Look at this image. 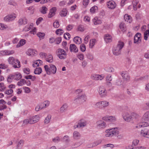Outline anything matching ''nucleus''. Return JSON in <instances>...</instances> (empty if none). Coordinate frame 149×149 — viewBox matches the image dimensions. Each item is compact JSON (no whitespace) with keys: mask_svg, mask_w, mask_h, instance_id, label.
<instances>
[{"mask_svg":"<svg viewBox=\"0 0 149 149\" xmlns=\"http://www.w3.org/2000/svg\"><path fill=\"white\" fill-rule=\"evenodd\" d=\"M95 107L100 109H103L102 103L101 101L97 102L95 104Z\"/></svg>","mask_w":149,"mask_h":149,"instance_id":"79ce46f5","label":"nucleus"},{"mask_svg":"<svg viewBox=\"0 0 149 149\" xmlns=\"http://www.w3.org/2000/svg\"><path fill=\"white\" fill-rule=\"evenodd\" d=\"M107 5L108 7L111 9H113L116 6L115 2L113 1H109L107 2Z\"/></svg>","mask_w":149,"mask_h":149,"instance_id":"2eb2a0df","label":"nucleus"},{"mask_svg":"<svg viewBox=\"0 0 149 149\" xmlns=\"http://www.w3.org/2000/svg\"><path fill=\"white\" fill-rule=\"evenodd\" d=\"M102 142V140L100 139H99L94 141L92 144V147H93L95 146L98 145H99Z\"/></svg>","mask_w":149,"mask_h":149,"instance_id":"37998d69","label":"nucleus"},{"mask_svg":"<svg viewBox=\"0 0 149 149\" xmlns=\"http://www.w3.org/2000/svg\"><path fill=\"white\" fill-rule=\"evenodd\" d=\"M47 10V9L46 7L43 6L42 8L40 11L42 13L45 14L46 13V11Z\"/></svg>","mask_w":149,"mask_h":149,"instance_id":"3c124183","label":"nucleus"},{"mask_svg":"<svg viewBox=\"0 0 149 149\" xmlns=\"http://www.w3.org/2000/svg\"><path fill=\"white\" fill-rule=\"evenodd\" d=\"M46 61L49 63H51L53 61V58L52 55H49L46 58Z\"/></svg>","mask_w":149,"mask_h":149,"instance_id":"58836bf2","label":"nucleus"},{"mask_svg":"<svg viewBox=\"0 0 149 149\" xmlns=\"http://www.w3.org/2000/svg\"><path fill=\"white\" fill-rule=\"evenodd\" d=\"M86 100V95H79L77 97V99L76 100H79V102L82 103L85 101Z\"/></svg>","mask_w":149,"mask_h":149,"instance_id":"6ab92c4d","label":"nucleus"},{"mask_svg":"<svg viewBox=\"0 0 149 149\" xmlns=\"http://www.w3.org/2000/svg\"><path fill=\"white\" fill-rule=\"evenodd\" d=\"M37 35L40 39H42L44 38L45 34L44 33L39 32L37 33Z\"/></svg>","mask_w":149,"mask_h":149,"instance_id":"c03bdc74","label":"nucleus"},{"mask_svg":"<svg viewBox=\"0 0 149 149\" xmlns=\"http://www.w3.org/2000/svg\"><path fill=\"white\" fill-rule=\"evenodd\" d=\"M67 10L66 8H63L60 12V14L61 17H65L67 15Z\"/></svg>","mask_w":149,"mask_h":149,"instance_id":"7c9ffc66","label":"nucleus"},{"mask_svg":"<svg viewBox=\"0 0 149 149\" xmlns=\"http://www.w3.org/2000/svg\"><path fill=\"white\" fill-rule=\"evenodd\" d=\"M97 127L99 128H104L106 126V123L102 120H100L97 122Z\"/></svg>","mask_w":149,"mask_h":149,"instance_id":"9b49d317","label":"nucleus"},{"mask_svg":"<svg viewBox=\"0 0 149 149\" xmlns=\"http://www.w3.org/2000/svg\"><path fill=\"white\" fill-rule=\"evenodd\" d=\"M123 117L125 121H130L131 120V115H130L127 112H124L123 114Z\"/></svg>","mask_w":149,"mask_h":149,"instance_id":"4468645a","label":"nucleus"},{"mask_svg":"<svg viewBox=\"0 0 149 149\" xmlns=\"http://www.w3.org/2000/svg\"><path fill=\"white\" fill-rule=\"evenodd\" d=\"M139 142V140L137 139H135L132 141V145L134 147L137 145Z\"/></svg>","mask_w":149,"mask_h":149,"instance_id":"5fc2aeb1","label":"nucleus"},{"mask_svg":"<svg viewBox=\"0 0 149 149\" xmlns=\"http://www.w3.org/2000/svg\"><path fill=\"white\" fill-rule=\"evenodd\" d=\"M81 50L82 52H84L85 51L86 49V47L85 46L84 44H81L80 47Z\"/></svg>","mask_w":149,"mask_h":149,"instance_id":"864d4df0","label":"nucleus"},{"mask_svg":"<svg viewBox=\"0 0 149 149\" xmlns=\"http://www.w3.org/2000/svg\"><path fill=\"white\" fill-rule=\"evenodd\" d=\"M63 37L66 39H69L70 38V35L69 33H67L64 34Z\"/></svg>","mask_w":149,"mask_h":149,"instance_id":"338daca9","label":"nucleus"},{"mask_svg":"<svg viewBox=\"0 0 149 149\" xmlns=\"http://www.w3.org/2000/svg\"><path fill=\"white\" fill-rule=\"evenodd\" d=\"M13 79H14V74L9 75L8 77L7 80L8 82H10Z\"/></svg>","mask_w":149,"mask_h":149,"instance_id":"de8ad7c7","label":"nucleus"},{"mask_svg":"<svg viewBox=\"0 0 149 149\" xmlns=\"http://www.w3.org/2000/svg\"><path fill=\"white\" fill-rule=\"evenodd\" d=\"M57 54L60 59H64L66 57L67 54L65 50L62 49H58L57 51Z\"/></svg>","mask_w":149,"mask_h":149,"instance_id":"0eeeda50","label":"nucleus"},{"mask_svg":"<svg viewBox=\"0 0 149 149\" xmlns=\"http://www.w3.org/2000/svg\"><path fill=\"white\" fill-rule=\"evenodd\" d=\"M13 92V91L11 89H9L6 90L4 93L5 94L7 95H10L12 94Z\"/></svg>","mask_w":149,"mask_h":149,"instance_id":"6e6d98bb","label":"nucleus"},{"mask_svg":"<svg viewBox=\"0 0 149 149\" xmlns=\"http://www.w3.org/2000/svg\"><path fill=\"white\" fill-rule=\"evenodd\" d=\"M16 17L15 14L7 16L4 18V20L6 21H11L14 20Z\"/></svg>","mask_w":149,"mask_h":149,"instance_id":"aec40b11","label":"nucleus"},{"mask_svg":"<svg viewBox=\"0 0 149 149\" xmlns=\"http://www.w3.org/2000/svg\"><path fill=\"white\" fill-rule=\"evenodd\" d=\"M97 8V7L96 6H93L90 9V12L92 13H93L95 12L96 9Z\"/></svg>","mask_w":149,"mask_h":149,"instance_id":"4d7b16f0","label":"nucleus"},{"mask_svg":"<svg viewBox=\"0 0 149 149\" xmlns=\"http://www.w3.org/2000/svg\"><path fill=\"white\" fill-rule=\"evenodd\" d=\"M53 26L55 28H58L59 26V22L58 21H56L53 23Z\"/></svg>","mask_w":149,"mask_h":149,"instance_id":"680f3d73","label":"nucleus"},{"mask_svg":"<svg viewBox=\"0 0 149 149\" xmlns=\"http://www.w3.org/2000/svg\"><path fill=\"white\" fill-rule=\"evenodd\" d=\"M101 102L103 108L106 107L109 105V102L107 101H103Z\"/></svg>","mask_w":149,"mask_h":149,"instance_id":"a18cd8bd","label":"nucleus"},{"mask_svg":"<svg viewBox=\"0 0 149 149\" xmlns=\"http://www.w3.org/2000/svg\"><path fill=\"white\" fill-rule=\"evenodd\" d=\"M124 19L125 21L130 23L131 22V17L127 14H126L124 15Z\"/></svg>","mask_w":149,"mask_h":149,"instance_id":"2f4dec72","label":"nucleus"},{"mask_svg":"<svg viewBox=\"0 0 149 149\" xmlns=\"http://www.w3.org/2000/svg\"><path fill=\"white\" fill-rule=\"evenodd\" d=\"M56 43L57 44H59L61 42V38L60 37H58L55 39Z\"/></svg>","mask_w":149,"mask_h":149,"instance_id":"e2e57ef3","label":"nucleus"},{"mask_svg":"<svg viewBox=\"0 0 149 149\" xmlns=\"http://www.w3.org/2000/svg\"><path fill=\"white\" fill-rule=\"evenodd\" d=\"M70 50L71 52L76 53L78 52V49L75 45L71 44L70 46Z\"/></svg>","mask_w":149,"mask_h":149,"instance_id":"dca6fc26","label":"nucleus"},{"mask_svg":"<svg viewBox=\"0 0 149 149\" xmlns=\"http://www.w3.org/2000/svg\"><path fill=\"white\" fill-rule=\"evenodd\" d=\"M93 21L94 24L95 25L100 24L102 23L101 21L97 17H95L93 19Z\"/></svg>","mask_w":149,"mask_h":149,"instance_id":"393cba45","label":"nucleus"},{"mask_svg":"<svg viewBox=\"0 0 149 149\" xmlns=\"http://www.w3.org/2000/svg\"><path fill=\"white\" fill-rule=\"evenodd\" d=\"M61 141V139L58 136H57L52 139V141L54 143L58 142Z\"/></svg>","mask_w":149,"mask_h":149,"instance_id":"bf43d9fd","label":"nucleus"},{"mask_svg":"<svg viewBox=\"0 0 149 149\" xmlns=\"http://www.w3.org/2000/svg\"><path fill=\"white\" fill-rule=\"evenodd\" d=\"M42 61L40 60H38L33 64L32 66L33 67H35L39 66V64L41 65L42 63Z\"/></svg>","mask_w":149,"mask_h":149,"instance_id":"f704fd0d","label":"nucleus"},{"mask_svg":"<svg viewBox=\"0 0 149 149\" xmlns=\"http://www.w3.org/2000/svg\"><path fill=\"white\" fill-rule=\"evenodd\" d=\"M96 40L95 39H92L90 40L89 43V47L91 48H93L95 45Z\"/></svg>","mask_w":149,"mask_h":149,"instance_id":"ea45409f","label":"nucleus"},{"mask_svg":"<svg viewBox=\"0 0 149 149\" xmlns=\"http://www.w3.org/2000/svg\"><path fill=\"white\" fill-rule=\"evenodd\" d=\"M51 117L52 116L50 114L48 115L44 121V123L46 124L49 123L50 121Z\"/></svg>","mask_w":149,"mask_h":149,"instance_id":"4c0bfd02","label":"nucleus"},{"mask_svg":"<svg viewBox=\"0 0 149 149\" xmlns=\"http://www.w3.org/2000/svg\"><path fill=\"white\" fill-rule=\"evenodd\" d=\"M8 63L13 65L15 68H19L20 67V62L18 60L12 56L10 57L8 59Z\"/></svg>","mask_w":149,"mask_h":149,"instance_id":"7ed1b4c3","label":"nucleus"},{"mask_svg":"<svg viewBox=\"0 0 149 149\" xmlns=\"http://www.w3.org/2000/svg\"><path fill=\"white\" fill-rule=\"evenodd\" d=\"M106 70L109 72H112L114 71V69L112 67H109L106 68Z\"/></svg>","mask_w":149,"mask_h":149,"instance_id":"0e129e2a","label":"nucleus"},{"mask_svg":"<svg viewBox=\"0 0 149 149\" xmlns=\"http://www.w3.org/2000/svg\"><path fill=\"white\" fill-rule=\"evenodd\" d=\"M26 84V81L24 79H22L17 82V85L19 86H21Z\"/></svg>","mask_w":149,"mask_h":149,"instance_id":"49530a36","label":"nucleus"},{"mask_svg":"<svg viewBox=\"0 0 149 149\" xmlns=\"http://www.w3.org/2000/svg\"><path fill=\"white\" fill-rule=\"evenodd\" d=\"M141 34L139 33H137L134 36V43H139L141 41L140 38Z\"/></svg>","mask_w":149,"mask_h":149,"instance_id":"f3484780","label":"nucleus"},{"mask_svg":"<svg viewBox=\"0 0 149 149\" xmlns=\"http://www.w3.org/2000/svg\"><path fill=\"white\" fill-rule=\"evenodd\" d=\"M104 77L103 75L93 74L91 76V78L95 80H101L104 79Z\"/></svg>","mask_w":149,"mask_h":149,"instance_id":"9d476101","label":"nucleus"},{"mask_svg":"<svg viewBox=\"0 0 149 149\" xmlns=\"http://www.w3.org/2000/svg\"><path fill=\"white\" fill-rule=\"evenodd\" d=\"M15 53V51L13 50H6L7 55H9L13 54Z\"/></svg>","mask_w":149,"mask_h":149,"instance_id":"69168bd1","label":"nucleus"},{"mask_svg":"<svg viewBox=\"0 0 149 149\" xmlns=\"http://www.w3.org/2000/svg\"><path fill=\"white\" fill-rule=\"evenodd\" d=\"M63 31L61 29H58L56 31V33L58 35H61L63 33Z\"/></svg>","mask_w":149,"mask_h":149,"instance_id":"8fccbe9b","label":"nucleus"},{"mask_svg":"<svg viewBox=\"0 0 149 149\" xmlns=\"http://www.w3.org/2000/svg\"><path fill=\"white\" fill-rule=\"evenodd\" d=\"M50 104L49 102L48 101H46L43 102L40 104V105L42 109L46 107L49 106Z\"/></svg>","mask_w":149,"mask_h":149,"instance_id":"c756f323","label":"nucleus"},{"mask_svg":"<svg viewBox=\"0 0 149 149\" xmlns=\"http://www.w3.org/2000/svg\"><path fill=\"white\" fill-rule=\"evenodd\" d=\"M40 119L39 115H36L30 118L29 119H26L24 121L23 124L27 125L28 123L33 124L38 122Z\"/></svg>","mask_w":149,"mask_h":149,"instance_id":"20e7f679","label":"nucleus"},{"mask_svg":"<svg viewBox=\"0 0 149 149\" xmlns=\"http://www.w3.org/2000/svg\"><path fill=\"white\" fill-rule=\"evenodd\" d=\"M68 107V105L66 103L63 104L60 109V112L62 113L65 112L67 109Z\"/></svg>","mask_w":149,"mask_h":149,"instance_id":"c85d7f7f","label":"nucleus"},{"mask_svg":"<svg viewBox=\"0 0 149 149\" xmlns=\"http://www.w3.org/2000/svg\"><path fill=\"white\" fill-rule=\"evenodd\" d=\"M56 11V8L55 7L52 8L50 10L48 17L49 18H51L55 14V13Z\"/></svg>","mask_w":149,"mask_h":149,"instance_id":"a211bd4d","label":"nucleus"},{"mask_svg":"<svg viewBox=\"0 0 149 149\" xmlns=\"http://www.w3.org/2000/svg\"><path fill=\"white\" fill-rule=\"evenodd\" d=\"M104 39L106 42L107 43L112 41V37L109 34H107L105 35Z\"/></svg>","mask_w":149,"mask_h":149,"instance_id":"5701e85b","label":"nucleus"},{"mask_svg":"<svg viewBox=\"0 0 149 149\" xmlns=\"http://www.w3.org/2000/svg\"><path fill=\"white\" fill-rule=\"evenodd\" d=\"M143 118L146 120H149V111H147L144 114Z\"/></svg>","mask_w":149,"mask_h":149,"instance_id":"e433bc0d","label":"nucleus"},{"mask_svg":"<svg viewBox=\"0 0 149 149\" xmlns=\"http://www.w3.org/2000/svg\"><path fill=\"white\" fill-rule=\"evenodd\" d=\"M140 117V116L135 113H133L131 114V120L133 119H137Z\"/></svg>","mask_w":149,"mask_h":149,"instance_id":"473e14b6","label":"nucleus"},{"mask_svg":"<svg viewBox=\"0 0 149 149\" xmlns=\"http://www.w3.org/2000/svg\"><path fill=\"white\" fill-rule=\"evenodd\" d=\"M149 36V30L145 32L144 33V39L146 40H147L148 36Z\"/></svg>","mask_w":149,"mask_h":149,"instance_id":"09e8293b","label":"nucleus"},{"mask_svg":"<svg viewBox=\"0 0 149 149\" xmlns=\"http://www.w3.org/2000/svg\"><path fill=\"white\" fill-rule=\"evenodd\" d=\"M124 43L121 41H119L116 46L114 47L113 50V52L114 55L118 56L121 53L122 49L124 46Z\"/></svg>","mask_w":149,"mask_h":149,"instance_id":"f03ea898","label":"nucleus"},{"mask_svg":"<svg viewBox=\"0 0 149 149\" xmlns=\"http://www.w3.org/2000/svg\"><path fill=\"white\" fill-rule=\"evenodd\" d=\"M86 124V122L85 121L83 120H81L79 121L77 125H75L74 126V127L75 128L83 127L85 126Z\"/></svg>","mask_w":149,"mask_h":149,"instance_id":"f8f14e48","label":"nucleus"},{"mask_svg":"<svg viewBox=\"0 0 149 149\" xmlns=\"http://www.w3.org/2000/svg\"><path fill=\"white\" fill-rule=\"evenodd\" d=\"M138 0H133L132 1V4L134 9L135 10H137V5L138 4Z\"/></svg>","mask_w":149,"mask_h":149,"instance_id":"a19ab883","label":"nucleus"},{"mask_svg":"<svg viewBox=\"0 0 149 149\" xmlns=\"http://www.w3.org/2000/svg\"><path fill=\"white\" fill-rule=\"evenodd\" d=\"M8 65L4 64H0V68L2 69H5L7 68L8 67Z\"/></svg>","mask_w":149,"mask_h":149,"instance_id":"13d9d810","label":"nucleus"},{"mask_svg":"<svg viewBox=\"0 0 149 149\" xmlns=\"http://www.w3.org/2000/svg\"><path fill=\"white\" fill-rule=\"evenodd\" d=\"M81 136V135L77 131H74L73 133V138L75 139H78Z\"/></svg>","mask_w":149,"mask_h":149,"instance_id":"b1692460","label":"nucleus"},{"mask_svg":"<svg viewBox=\"0 0 149 149\" xmlns=\"http://www.w3.org/2000/svg\"><path fill=\"white\" fill-rule=\"evenodd\" d=\"M61 141L66 143H68L70 142V137L68 135H65L61 139Z\"/></svg>","mask_w":149,"mask_h":149,"instance_id":"cd10ccee","label":"nucleus"},{"mask_svg":"<svg viewBox=\"0 0 149 149\" xmlns=\"http://www.w3.org/2000/svg\"><path fill=\"white\" fill-rule=\"evenodd\" d=\"M23 70L24 72L27 74H29L30 73V70L29 69V68H24L23 69Z\"/></svg>","mask_w":149,"mask_h":149,"instance_id":"774afa93","label":"nucleus"},{"mask_svg":"<svg viewBox=\"0 0 149 149\" xmlns=\"http://www.w3.org/2000/svg\"><path fill=\"white\" fill-rule=\"evenodd\" d=\"M49 67L48 65H46L44 66V67L45 70L47 74H55L56 71V68L53 65L50 64Z\"/></svg>","mask_w":149,"mask_h":149,"instance_id":"39448f33","label":"nucleus"},{"mask_svg":"<svg viewBox=\"0 0 149 149\" xmlns=\"http://www.w3.org/2000/svg\"><path fill=\"white\" fill-rule=\"evenodd\" d=\"M148 124L146 122H142L138 124L136 126V128H139L142 127H146L141 130V134L145 137L149 138V126Z\"/></svg>","mask_w":149,"mask_h":149,"instance_id":"f257e3e1","label":"nucleus"},{"mask_svg":"<svg viewBox=\"0 0 149 149\" xmlns=\"http://www.w3.org/2000/svg\"><path fill=\"white\" fill-rule=\"evenodd\" d=\"M42 69L40 67L37 68L34 70V73L35 74H39L41 73Z\"/></svg>","mask_w":149,"mask_h":149,"instance_id":"c9c22d12","label":"nucleus"},{"mask_svg":"<svg viewBox=\"0 0 149 149\" xmlns=\"http://www.w3.org/2000/svg\"><path fill=\"white\" fill-rule=\"evenodd\" d=\"M26 53L29 56H33L36 54L37 52L33 49H29L27 50Z\"/></svg>","mask_w":149,"mask_h":149,"instance_id":"412c9836","label":"nucleus"},{"mask_svg":"<svg viewBox=\"0 0 149 149\" xmlns=\"http://www.w3.org/2000/svg\"><path fill=\"white\" fill-rule=\"evenodd\" d=\"M121 75L123 79L126 81H129L130 79V76L128 72L127 71L122 72Z\"/></svg>","mask_w":149,"mask_h":149,"instance_id":"ddd939ff","label":"nucleus"},{"mask_svg":"<svg viewBox=\"0 0 149 149\" xmlns=\"http://www.w3.org/2000/svg\"><path fill=\"white\" fill-rule=\"evenodd\" d=\"M27 20L25 17L20 19L18 21L19 25H25L27 24Z\"/></svg>","mask_w":149,"mask_h":149,"instance_id":"4be33fe9","label":"nucleus"},{"mask_svg":"<svg viewBox=\"0 0 149 149\" xmlns=\"http://www.w3.org/2000/svg\"><path fill=\"white\" fill-rule=\"evenodd\" d=\"M7 28L6 25H4L3 24L0 23V29L3 30Z\"/></svg>","mask_w":149,"mask_h":149,"instance_id":"052dcab7","label":"nucleus"},{"mask_svg":"<svg viewBox=\"0 0 149 149\" xmlns=\"http://www.w3.org/2000/svg\"><path fill=\"white\" fill-rule=\"evenodd\" d=\"M98 92L99 95L102 97H105L107 95V92L103 86H100L99 87Z\"/></svg>","mask_w":149,"mask_h":149,"instance_id":"6e6552de","label":"nucleus"},{"mask_svg":"<svg viewBox=\"0 0 149 149\" xmlns=\"http://www.w3.org/2000/svg\"><path fill=\"white\" fill-rule=\"evenodd\" d=\"M22 77V75L19 73H16L14 74V78L15 80H18L20 79Z\"/></svg>","mask_w":149,"mask_h":149,"instance_id":"72a5a7b5","label":"nucleus"},{"mask_svg":"<svg viewBox=\"0 0 149 149\" xmlns=\"http://www.w3.org/2000/svg\"><path fill=\"white\" fill-rule=\"evenodd\" d=\"M105 136L107 137H112L116 136L119 134V132L117 130V128L109 129L106 131Z\"/></svg>","mask_w":149,"mask_h":149,"instance_id":"423d86ee","label":"nucleus"},{"mask_svg":"<svg viewBox=\"0 0 149 149\" xmlns=\"http://www.w3.org/2000/svg\"><path fill=\"white\" fill-rule=\"evenodd\" d=\"M86 56L88 59L91 60H92L93 59V55L91 54L88 53L86 54Z\"/></svg>","mask_w":149,"mask_h":149,"instance_id":"603ef678","label":"nucleus"},{"mask_svg":"<svg viewBox=\"0 0 149 149\" xmlns=\"http://www.w3.org/2000/svg\"><path fill=\"white\" fill-rule=\"evenodd\" d=\"M102 119L109 122H114L116 120V118L114 116H107L103 117Z\"/></svg>","mask_w":149,"mask_h":149,"instance_id":"1a4fd4ad","label":"nucleus"},{"mask_svg":"<svg viewBox=\"0 0 149 149\" xmlns=\"http://www.w3.org/2000/svg\"><path fill=\"white\" fill-rule=\"evenodd\" d=\"M81 38L79 36L75 37L73 39L74 42L76 43L80 44L82 42Z\"/></svg>","mask_w":149,"mask_h":149,"instance_id":"a878e982","label":"nucleus"},{"mask_svg":"<svg viewBox=\"0 0 149 149\" xmlns=\"http://www.w3.org/2000/svg\"><path fill=\"white\" fill-rule=\"evenodd\" d=\"M26 43L25 40L23 39H21L16 45V47L18 48L24 45Z\"/></svg>","mask_w":149,"mask_h":149,"instance_id":"bb28decb","label":"nucleus"}]
</instances>
